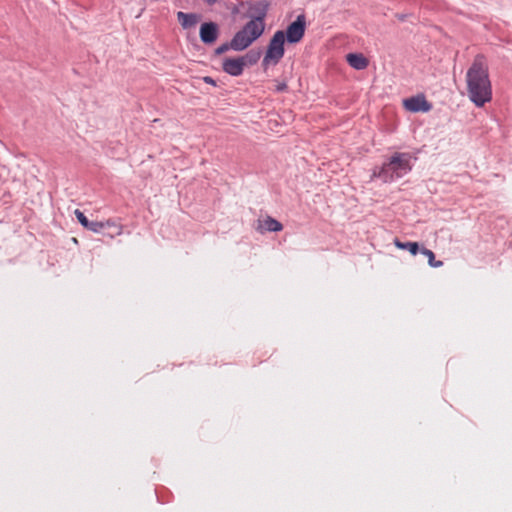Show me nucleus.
I'll use <instances>...</instances> for the list:
<instances>
[{"label":"nucleus","mask_w":512,"mask_h":512,"mask_svg":"<svg viewBox=\"0 0 512 512\" xmlns=\"http://www.w3.org/2000/svg\"><path fill=\"white\" fill-rule=\"evenodd\" d=\"M240 57H241L242 62L244 63V67L252 66L259 61V59L261 57V52L255 51V50H250L245 55L240 56Z\"/></svg>","instance_id":"4468645a"},{"label":"nucleus","mask_w":512,"mask_h":512,"mask_svg":"<svg viewBox=\"0 0 512 512\" xmlns=\"http://www.w3.org/2000/svg\"><path fill=\"white\" fill-rule=\"evenodd\" d=\"M200 19V16L195 13H185L182 11L177 12V20L183 29L194 27Z\"/></svg>","instance_id":"f8f14e48"},{"label":"nucleus","mask_w":512,"mask_h":512,"mask_svg":"<svg viewBox=\"0 0 512 512\" xmlns=\"http://www.w3.org/2000/svg\"><path fill=\"white\" fill-rule=\"evenodd\" d=\"M399 20L401 21H404L405 20V15H398L397 16Z\"/></svg>","instance_id":"412c9836"},{"label":"nucleus","mask_w":512,"mask_h":512,"mask_svg":"<svg viewBox=\"0 0 512 512\" xmlns=\"http://www.w3.org/2000/svg\"><path fill=\"white\" fill-rule=\"evenodd\" d=\"M283 229V225L276 219L267 216L263 220H258L256 230L260 233H264L266 231L269 232H279Z\"/></svg>","instance_id":"9d476101"},{"label":"nucleus","mask_w":512,"mask_h":512,"mask_svg":"<svg viewBox=\"0 0 512 512\" xmlns=\"http://www.w3.org/2000/svg\"><path fill=\"white\" fill-rule=\"evenodd\" d=\"M102 224L104 225V229L107 228V227L114 226V222L111 221V220H107L105 222H102Z\"/></svg>","instance_id":"6ab92c4d"},{"label":"nucleus","mask_w":512,"mask_h":512,"mask_svg":"<svg viewBox=\"0 0 512 512\" xmlns=\"http://www.w3.org/2000/svg\"><path fill=\"white\" fill-rule=\"evenodd\" d=\"M306 17L304 14L297 16L296 20L288 25L285 34V40L289 44H296L300 42L305 34Z\"/></svg>","instance_id":"423d86ee"},{"label":"nucleus","mask_w":512,"mask_h":512,"mask_svg":"<svg viewBox=\"0 0 512 512\" xmlns=\"http://www.w3.org/2000/svg\"><path fill=\"white\" fill-rule=\"evenodd\" d=\"M208 5H213L217 2V0H204Z\"/></svg>","instance_id":"aec40b11"},{"label":"nucleus","mask_w":512,"mask_h":512,"mask_svg":"<svg viewBox=\"0 0 512 512\" xmlns=\"http://www.w3.org/2000/svg\"><path fill=\"white\" fill-rule=\"evenodd\" d=\"M244 63L241 57H227L222 62V69L230 76L237 77L242 75L244 71Z\"/></svg>","instance_id":"6e6552de"},{"label":"nucleus","mask_w":512,"mask_h":512,"mask_svg":"<svg viewBox=\"0 0 512 512\" xmlns=\"http://www.w3.org/2000/svg\"><path fill=\"white\" fill-rule=\"evenodd\" d=\"M253 42L241 31L235 33L230 42L221 44L215 49V55H221L229 50L243 51Z\"/></svg>","instance_id":"39448f33"},{"label":"nucleus","mask_w":512,"mask_h":512,"mask_svg":"<svg viewBox=\"0 0 512 512\" xmlns=\"http://www.w3.org/2000/svg\"><path fill=\"white\" fill-rule=\"evenodd\" d=\"M287 84L285 82L278 83L276 85V91L277 92H285L287 90Z\"/></svg>","instance_id":"f3484780"},{"label":"nucleus","mask_w":512,"mask_h":512,"mask_svg":"<svg viewBox=\"0 0 512 512\" xmlns=\"http://www.w3.org/2000/svg\"><path fill=\"white\" fill-rule=\"evenodd\" d=\"M419 252L428 258V264L431 267L438 268L443 265L442 261L435 260V254L433 253L432 250L422 247Z\"/></svg>","instance_id":"dca6fc26"},{"label":"nucleus","mask_w":512,"mask_h":512,"mask_svg":"<svg viewBox=\"0 0 512 512\" xmlns=\"http://www.w3.org/2000/svg\"><path fill=\"white\" fill-rule=\"evenodd\" d=\"M74 214L79 221V223L86 229L99 233L104 229V225L102 224V221H89L88 218L84 215L82 211L79 209H76L74 211Z\"/></svg>","instance_id":"9b49d317"},{"label":"nucleus","mask_w":512,"mask_h":512,"mask_svg":"<svg viewBox=\"0 0 512 512\" xmlns=\"http://www.w3.org/2000/svg\"><path fill=\"white\" fill-rule=\"evenodd\" d=\"M394 244L399 249L408 250L412 255H416L420 251V247L417 242H401L396 238Z\"/></svg>","instance_id":"2eb2a0df"},{"label":"nucleus","mask_w":512,"mask_h":512,"mask_svg":"<svg viewBox=\"0 0 512 512\" xmlns=\"http://www.w3.org/2000/svg\"><path fill=\"white\" fill-rule=\"evenodd\" d=\"M348 64L356 70H364L369 62L366 57L358 53H350L346 56Z\"/></svg>","instance_id":"ddd939ff"},{"label":"nucleus","mask_w":512,"mask_h":512,"mask_svg":"<svg viewBox=\"0 0 512 512\" xmlns=\"http://www.w3.org/2000/svg\"><path fill=\"white\" fill-rule=\"evenodd\" d=\"M219 35V27L215 22H204L200 26L199 36L200 40L206 44H213Z\"/></svg>","instance_id":"0eeeda50"},{"label":"nucleus","mask_w":512,"mask_h":512,"mask_svg":"<svg viewBox=\"0 0 512 512\" xmlns=\"http://www.w3.org/2000/svg\"><path fill=\"white\" fill-rule=\"evenodd\" d=\"M405 107L412 112H427L431 109V104L424 97H411L404 101Z\"/></svg>","instance_id":"1a4fd4ad"},{"label":"nucleus","mask_w":512,"mask_h":512,"mask_svg":"<svg viewBox=\"0 0 512 512\" xmlns=\"http://www.w3.org/2000/svg\"><path fill=\"white\" fill-rule=\"evenodd\" d=\"M285 34L283 30H278L274 33L270 39L264 58L262 60V66L266 69L269 65H277L285 54Z\"/></svg>","instance_id":"20e7f679"},{"label":"nucleus","mask_w":512,"mask_h":512,"mask_svg":"<svg viewBox=\"0 0 512 512\" xmlns=\"http://www.w3.org/2000/svg\"><path fill=\"white\" fill-rule=\"evenodd\" d=\"M268 3L259 1L249 5L247 16L250 18L240 29L252 42L256 41L265 30V18L268 12Z\"/></svg>","instance_id":"7ed1b4c3"},{"label":"nucleus","mask_w":512,"mask_h":512,"mask_svg":"<svg viewBox=\"0 0 512 512\" xmlns=\"http://www.w3.org/2000/svg\"><path fill=\"white\" fill-rule=\"evenodd\" d=\"M203 80H204V82H205V83H207V84L216 85L215 80H214L212 77H210V76H205V77L203 78Z\"/></svg>","instance_id":"a211bd4d"},{"label":"nucleus","mask_w":512,"mask_h":512,"mask_svg":"<svg viewBox=\"0 0 512 512\" xmlns=\"http://www.w3.org/2000/svg\"><path fill=\"white\" fill-rule=\"evenodd\" d=\"M467 95L477 107H483L492 100V84L489 66L483 54H477L466 72Z\"/></svg>","instance_id":"f257e3e1"},{"label":"nucleus","mask_w":512,"mask_h":512,"mask_svg":"<svg viewBox=\"0 0 512 512\" xmlns=\"http://www.w3.org/2000/svg\"><path fill=\"white\" fill-rule=\"evenodd\" d=\"M411 155L409 153L396 152L379 167H374L371 178H378L384 183L405 176L411 171Z\"/></svg>","instance_id":"f03ea898"}]
</instances>
